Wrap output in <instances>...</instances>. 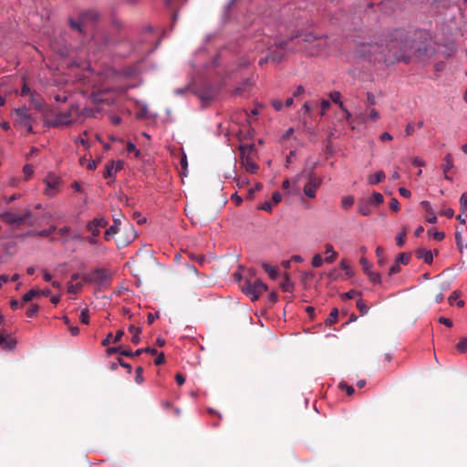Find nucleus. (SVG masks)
Instances as JSON below:
<instances>
[{"instance_id":"1","label":"nucleus","mask_w":467,"mask_h":467,"mask_svg":"<svg viewBox=\"0 0 467 467\" xmlns=\"http://www.w3.org/2000/svg\"><path fill=\"white\" fill-rule=\"evenodd\" d=\"M243 292L248 296L252 301L257 300L266 290L267 285L259 278L245 279L241 285Z\"/></svg>"},{"instance_id":"2","label":"nucleus","mask_w":467,"mask_h":467,"mask_svg":"<svg viewBox=\"0 0 467 467\" xmlns=\"http://www.w3.org/2000/svg\"><path fill=\"white\" fill-rule=\"evenodd\" d=\"M241 164L247 172L255 173L259 168L256 164L254 155L255 154V147L253 144H244L240 148Z\"/></svg>"},{"instance_id":"3","label":"nucleus","mask_w":467,"mask_h":467,"mask_svg":"<svg viewBox=\"0 0 467 467\" xmlns=\"http://www.w3.org/2000/svg\"><path fill=\"white\" fill-rule=\"evenodd\" d=\"M99 18V13L97 10L90 9L83 12L78 21L69 18V26L73 30L78 31L81 35H85L87 24L97 21Z\"/></svg>"},{"instance_id":"4","label":"nucleus","mask_w":467,"mask_h":467,"mask_svg":"<svg viewBox=\"0 0 467 467\" xmlns=\"http://www.w3.org/2000/svg\"><path fill=\"white\" fill-rule=\"evenodd\" d=\"M78 108L72 105L67 111L59 112L54 119H47L46 123L48 127L59 128L68 126L73 122L74 114H77Z\"/></svg>"},{"instance_id":"5","label":"nucleus","mask_w":467,"mask_h":467,"mask_svg":"<svg viewBox=\"0 0 467 467\" xmlns=\"http://www.w3.org/2000/svg\"><path fill=\"white\" fill-rule=\"evenodd\" d=\"M83 280L86 283L97 284L99 285H107L109 283L110 275L107 270L98 268L85 275L83 276Z\"/></svg>"},{"instance_id":"6","label":"nucleus","mask_w":467,"mask_h":467,"mask_svg":"<svg viewBox=\"0 0 467 467\" xmlns=\"http://www.w3.org/2000/svg\"><path fill=\"white\" fill-rule=\"evenodd\" d=\"M16 125L19 126L20 128H25L27 132H32L33 128L31 125L32 117L28 113V109L26 107L17 109L16 110Z\"/></svg>"},{"instance_id":"7","label":"nucleus","mask_w":467,"mask_h":467,"mask_svg":"<svg viewBox=\"0 0 467 467\" xmlns=\"http://www.w3.org/2000/svg\"><path fill=\"white\" fill-rule=\"evenodd\" d=\"M47 187L45 190V194L53 197L58 192L59 185L61 184V180L55 174H48L44 180Z\"/></svg>"},{"instance_id":"8","label":"nucleus","mask_w":467,"mask_h":467,"mask_svg":"<svg viewBox=\"0 0 467 467\" xmlns=\"http://www.w3.org/2000/svg\"><path fill=\"white\" fill-rule=\"evenodd\" d=\"M321 185V179L316 177L313 173H310L308 182L304 187V192L308 198H315L317 188Z\"/></svg>"},{"instance_id":"9","label":"nucleus","mask_w":467,"mask_h":467,"mask_svg":"<svg viewBox=\"0 0 467 467\" xmlns=\"http://www.w3.org/2000/svg\"><path fill=\"white\" fill-rule=\"evenodd\" d=\"M302 40L306 44L313 45V50H310L311 55L317 54L326 43L324 37H317L311 33L305 35Z\"/></svg>"},{"instance_id":"10","label":"nucleus","mask_w":467,"mask_h":467,"mask_svg":"<svg viewBox=\"0 0 467 467\" xmlns=\"http://www.w3.org/2000/svg\"><path fill=\"white\" fill-rule=\"evenodd\" d=\"M121 213L119 216L113 217V224L109 226L104 234V238L106 241H109L118 233L119 226L121 223Z\"/></svg>"},{"instance_id":"11","label":"nucleus","mask_w":467,"mask_h":467,"mask_svg":"<svg viewBox=\"0 0 467 467\" xmlns=\"http://www.w3.org/2000/svg\"><path fill=\"white\" fill-rule=\"evenodd\" d=\"M51 294V291L49 289L46 290H36V289H31L27 293H26L22 297L23 303H27L31 301L35 297L38 296H48Z\"/></svg>"},{"instance_id":"12","label":"nucleus","mask_w":467,"mask_h":467,"mask_svg":"<svg viewBox=\"0 0 467 467\" xmlns=\"http://www.w3.org/2000/svg\"><path fill=\"white\" fill-rule=\"evenodd\" d=\"M444 163L441 164V168L443 171L444 178L447 181L451 182L452 178L449 176V171L454 168L453 161H452V156L451 153H447L443 158Z\"/></svg>"},{"instance_id":"13","label":"nucleus","mask_w":467,"mask_h":467,"mask_svg":"<svg viewBox=\"0 0 467 467\" xmlns=\"http://www.w3.org/2000/svg\"><path fill=\"white\" fill-rule=\"evenodd\" d=\"M123 168V164L121 161H110L109 163L107 164L106 166V171L104 172V178H111V177H114L115 174L119 171L120 170H122Z\"/></svg>"},{"instance_id":"14","label":"nucleus","mask_w":467,"mask_h":467,"mask_svg":"<svg viewBox=\"0 0 467 467\" xmlns=\"http://www.w3.org/2000/svg\"><path fill=\"white\" fill-rule=\"evenodd\" d=\"M16 346V340L13 338L9 334H0V347L3 349L12 350Z\"/></svg>"},{"instance_id":"15","label":"nucleus","mask_w":467,"mask_h":467,"mask_svg":"<svg viewBox=\"0 0 467 467\" xmlns=\"http://www.w3.org/2000/svg\"><path fill=\"white\" fill-rule=\"evenodd\" d=\"M358 213L362 216H368L372 213V205L370 201L361 199L358 202Z\"/></svg>"},{"instance_id":"16","label":"nucleus","mask_w":467,"mask_h":467,"mask_svg":"<svg viewBox=\"0 0 467 467\" xmlns=\"http://www.w3.org/2000/svg\"><path fill=\"white\" fill-rule=\"evenodd\" d=\"M26 223L29 226L34 225V221L32 220V212L27 210L22 215H16V225H22Z\"/></svg>"},{"instance_id":"17","label":"nucleus","mask_w":467,"mask_h":467,"mask_svg":"<svg viewBox=\"0 0 467 467\" xmlns=\"http://www.w3.org/2000/svg\"><path fill=\"white\" fill-rule=\"evenodd\" d=\"M325 253L327 254V256L324 258V261L327 264L334 263L338 256V254L335 251L333 245L329 243L325 244Z\"/></svg>"},{"instance_id":"18","label":"nucleus","mask_w":467,"mask_h":467,"mask_svg":"<svg viewBox=\"0 0 467 467\" xmlns=\"http://www.w3.org/2000/svg\"><path fill=\"white\" fill-rule=\"evenodd\" d=\"M416 256L419 259H423L427 265H431L433 261V254L430 250L419 248L416 250Z\"/></svg>"},{"instance_id":"19","label":"nucleus","mask_w":467,"mask_h":467,"mask_svg":"<svg viewBox=\"0 0 467 467\" xmlns=\"http://www.w3.org/2000/svg\"><path fill=\"white\" fill-rule=\"evenodd\" d=\"M60 236V242L62 244H66L70 238L71 235V227L70 226H63L59 229L57 228L56 231Z\"/></svg>"},{"instance_id":"20","label":"nucleus","mask_w":467,"mask_h":467,"mask_svg":"<svg viewBox=\"0 0 467 467\" xmlns=\"http://www.w3.org/2000/svg\"><path fill=\"white\" fill-rule=\"evenodd\" d=\"M283 58V54L280 52H274L265 57H263L259 60V65H264L267 61H272L274 63H279Z\"/></svg>"},{"instance_id":"21","label":"nucleus","mask_w":467,"mask_h":467,"mask_svg":"<svg viewBox=\"0 0 467 467\" xmlns=\"http://www.w3.org/2000/svg\"><path fill=\"white\" fill-rule=\"evenodd\" d=\"M386 175L383 171H379L378 172L369 175L368 178V182L371 185L378 184L381 182L385 179Z\"/></svg>"},{"instance_id":"22","label":"nucleus","mask_w":467,"mask_h":467,"mask_svg":"<svg viewBox=\"0 0 467 467\" xmlns=\"http://www.w3.org/2000/svg\"><path fill=\"white\" fill-rule=\"evenodd\" d=\"M128 330L130 333L133 335L131 342L135 345H138L140 341V334L141 333V328L139 327H135L134 325H130Z\"/></svg>"},{"instance_id":"23","label":"nucleus","mask_w":467,"mask_h":467,"mask_svg":"<svg viewBox=\"0 0 467 467\" xmlns=\"http://www.w3.org/2000/svg\"><path fill=\"white\" fill-rule=\"evenodd\" d=\"M129 230L130 234L128 236V239L126 240H120L119 238L117 240V244L119 247L126 246L128 244H130L136 236L135 231L133 229V226L131 224H129Z\"/></svg>"},{"instance_id":"24","label":"nucleus","mask_w":467,"mask_h":467,"mask_svg":"<svg viewBox=\"0 0 467 467\" xmlns=\"http://www.w3.org/2000/svg\"><path fill=\"white\" fill-rule=\"evenodd\" d=\"M17 214L12 213V212H5L2 214H0V218L8 224H15L16 223V217Z\"/></svg>"},{"instance_id":"25","label":"nucleus","mask_w":467,"mask_h":467,"mask_svg":"<svg viewBox=\"0 0 467 467\" xmlns=\"http://www.w3.org/2000/svg\"><path fill=\"white\" fill-rule=\"evenodd\" d=\"M262 267L264 270L269 275V277L271 279H276L278 276V270L275 267H272L270 265L266 263L262 264Z\"/></svg>"},{"instance_id":"26","label":"nucleus","mask_w":467,"mask_h":467,"mask_svg":"<svg viewBox=\"0 0 467 467\" xmlns=\"http://www.w3.org/2000/svg\"><path fill=\"white\" fill-rule=\"evenodd\" d=\"M107 352L111 355L113 353H119L120 355H123V356H126V357H132L133 358V353L132 351L130 350H122L120 347H113V348H109Z\"/></svg>"},{"instance_id":"27","label":"nucleus","mask_w":467,"mask_h":467,"mask_svg":"<svg viewBox=\"0 0 467 467\" xmlns=\"http://www.w3.org/2000/svg\"><path fill=\"white\" fill-rule=\"evenodd\" d=\"M367 200L370 201L371 205L378 206L383 202L384 197L381 193L375 192L372 193L371 197Z\"/></svg>"},{"instance_id":"28","label":"nucleus","mask_w":467,"mask_h":467,"mask_svg":"<svg viewBox=\"0 0 467 467\" xmlns=\"http://www.w3.org/2000/svg\"><path fill=\"white\" fill-rule=\"evenodd\" d=\"M86 229L92 235H99L100 234V228H99L98 225L94 223L92 220L88 222V223L86 224Z\"/></svg>"},{"instance_id":"29","label":"nucleus","mask_w":467,"mask_h":467,"mask_svg":"<svg viewBox=\"0 0 467 467\" xmlns=\"http://www.w3.org/2000/svg\"><path fill=\"white\" fill-rule=\"evenodd\" d=\"M354 197L351 195L344 196L341 200V206L345 210H348L354 204Z\"/></svg>"},{"instance_id":"30","label":"nucleus","mask_w":467,"mask_h":467,"mask_svg":"<svg viewBox=\"0 0 467 467\" xmlns=\"http://www.w3.org/2000/svg\"><path fill=\"white\" fill-rule=\"evenodd\" d=\"M338 317L337 308H333L328 317L326 319L325 324L327 326H331L337 322Z\"/></svg>"},{"instance_id":"31","label":"nucleus","mask_w":467,"mask_h":467,"mask_svg":"<svg viewBox=\"0 0 467 467\" xmlns=\"http://www.w3.org/2000/svg\"><path fill=\"white\" fill-rule=\"evenodd\" d=\"M56 231H57V227L55 225H52L48 229H44V230L36 232L35 234L37 236H40V237H49Z\"/></svg>"},{"instance_id":"32","label":"nucleus","mask_w":467,"mask_h":467,"mask_svg":"<svg viewBox=\"0 0 467 467\" xmlns=\"http://www.w3.org/2000/svg\"><path fill=\"white\" fill-rule=\"evenodd\" d=\"M30 103L35 107V109L40 110L42 109V101L38 95L31 94L30 96Z\"/></svg>"},{"instance_id":"33","label":"nucleus","mask_w":467,"mask_h":467,"mask_svg":"<svg viewBox=\"0 0 467 467\" xmlns=\"http://www.w3.org/2000/svg\"><path fill=\"white\" fill-rule=\"evenodd\" d=\"M329 96H330L331 100L334 103L338 104L339 108L343 109L344 104H343V102L340 99H341V94L338 91H333V92L330 93Z\"/></svg>"},{"instance_id":"34","label":"nucleus","mask_w":467,"mask_h":467,"mask_svg":"<svg viewBox=\"0 0 467 467\" xmlns=\"http://www.w3.org/2000/svg\"><path fill=\"white\" fill-rule=\"evenodd\" d=\"M366 275L368 276L369 280L374 283V284H380L381 282V276L379 273L377 272H373V271H368V273H366Z\"/></svg>"},{"instance_id":"35","label":"nucleus","mask_w":467,"mask_h":467,"mask_svg":"<svg viewBox=\"0 0 467 467\" xmlns=\"http://www.w3.org/2000/svg\"><path fill=\"white\" fill-rule=\"evenodd\" d=\"M325 263L324 259L322 258L320 254H317L313 256L311 265L313 267H320L322 264Z\"/></svg>"},{"instance_id":"36","label":"nucleus","mask_w":467,"mask_h":467,"mask_svg":"<svg viewBox=\"0 0 467 467\" xmlns=\"http://www.w3.org/2000/svg\"><path fill=\"white\" fill-rule=\"evenodd\" d=\"M23 173L25 176V179L27 181L31 178V176L34 173V167L31 164H26L23 168Z\"/></svg>"},{"instance_id":"37","label":"nucleus","mask_w":467,"mask_h":467,"mask_svg":"<svg viewBox=\"0 0 467 467\" xmlns=\"http://www.w3.org/2000/svg\"><path fill=\"white\" fill-rule=\"evenodd\" d=\"M456 349L460 353H465L467 351V337H463L456 345Z\"/></svg>"},{"instance_id":"38","label":"nucleus","mask_w":467,"mask_h":467,"mask_svg":"<svg viewBox=\"0 0 467 467\" xmlns=\"http://www.w3.org/2000/svg\"><path fill=\"white\" fill-rule=\"evenodd\" d=\"M187 254L189 255V257L193 260L194 262H196L197 264H199L200 265H202L203 264V261H204V257L202 254H195L194 253L192 252H187Z\"/></svg>"},{"instance_id":"39","label":"nucleus","mask_w":467,"mask_h":467,"mask_svg":"<svg viewBox=\"0 0 467 467\" xmlns=\"http://www.w3.org/2000/svg\"><path fill=\"white\" fill-rule=\"evenodd\" d=\"M410 254H407L405 253H401L396 258V262L399 263L400 265V264L408 265L409 261H410Z\"/></svg>"},{"instance_id":"40","label":"nucleus","mask_w":467,"mask_h":467,"mask_svg":"<svg viewBox=\"0 0 467 467\" xmlns=\"http://www.w3.org/2000/svg\"><path fill=\"white\" fill-rule=\"evenodd\" d=\"M338 387L340 389L345 390L348 396H351L355 391V389L352 386L347 384L344 381L340 382Z\"/></svg>"},{"instance_id":"41","label":"nucleus","mask_w":467,"mask_h":467,"mask_svg":"<svg viewBox=\"0 0 467 467\" xmlns=\"http://www.w3.org/2000/svg\"><path fill=\"white\" fill-rule=\"evenodd\" d=\"M281 287L282 289L285 291V292H290L292 291L293 287H294V285L293 283L289 280V278L287 276H285L284 282L281 284Z\"/></svg>"},{"instance_id":"42","label":"nucleus","mask_w":467,"mask_h":467,"mask_svg":"<svg viewBox=\"0 0 467 467\" xmlns=\"http://www.w3.org/2000/svg\"><path fill=\"white\" fill-rule=\"evenodd\" d=\"M357 307L361 315H366L368 311V307L362 299L357 301Z\"/></svg>"},{"instance_id":"43","label":"nucleus","mask_w":467,"mask_h":467,"mask_svg":"<svg viewBox=\"0 0 467 467\" xmlns=\"http://www.w3.org/2000/svg\"><path fill=\"white\" fill-rule=\"evenodd\" d=\"M407 232L403 231L396 236V243L399 247H402L406 241Z\"/></svg>"},{"instance_id":"44","label":"nucleus","mask_w":467,"mask_h":467,"mask_svg":"<svg viewBox=\"0 0 467 467\" xmlns=\"http://www.w3.org/2000/svg\"><path fill=\"white\" fill-rule=\"evenodd\" d=\"M461 211L462 213H467V194L462 193L460 198Z\"/></svg>"},{"instance_id":"45","label":"nucleus","mask_w":467,"mask_h":467,"mask_svg":"<svg viewBox=\"0 0 467 467\" xmlns=\"http://www.w3.org/2000/svg\"><path fill=\"white\" fill-rule=\"evenodd\" d=\"M92 221L98 225L99 228H105L108 225V221L102 216L96 217Z\"/></svg>"},{"instance_id":"46","label":"nucleus","mask_w":467,"mask_h":467,"mask_svg":"<svg viewBox=\"0 0 467 467\" xmlns=\"http://www.w3.org/2000/svg\"><path fill=\"white\" fill-rule=\"evenodd\" d=\"M79 319L81 323L88 325L89 323V316H88V308H84L79 316Z\"/></svg>"},{"instance_id":"47","label":"nucleus","mask_w":467,"mask_h":467,"mask_svg":"<svg viewBox=\"0 0 467 467\" xmlns=\"http://www.w3.org/2000/svg\"><path fill=\"white\" fill-rule=\"evenodd\" d=\"M143 368L142 367H138L136 368V377H135V381L138 383V384H141L143 381H144V379H143Z\"/></svg>"},{"instance_id":"48","label":"nucleus","mask_w":467,"mask_h":467,"mask_svg":"<svg viewBox=\"0 0 467 467\" xmlns=\"http://www.w3.org/2000/svg\"><path fill=\"white\" fill-rule=\"evenodd\" d=\"M376 256L378 258V264L379 265H383L385 264V258H384V255H383L382 249L380 247H378L376 249Z\"/></svg>"},{"instance_id":"49","label":"nucleus","mask_w":467,"mask_h":467,"mask_svg":"<svg viewBox=\"0 0 467 467\" xmlns=\"http://www.w3.org/2000/svg\"><path fill=\"white\" fill-rule=\"evenodd\" d=\"M38 311V306L37 305H31L28 309L26 310V317H33L35 315H36Z\"/></svg>"},{"instance_id":"50","label":"nucleus","mask_w":467,"mask_h":467,"mask_svg":"<svg viewBox=\"0 0 467 467\" xmlns=\"http://www.w3.org/2000/svg\"><path fill=\"white\" fill-rule=\"evenodd\" d=\"M360 265L365 274L371 270V264L365 257L360 259Z\"/></svg>"},{"instance_id":"51","label":"nucleus","mask_w":467,"mask_h":467,"mask_svg":"<svg viewBox=\"0 0 467 467\" xmlns=\"http://www.w3.org/2000/svg\"><path fill=\"white\" fill-rule=\"evenodd\" d=\"M282 201V194L279 192H275L272 194L271 202L273 205L279 203Z\"/></svg>"},{"instance_id":"52","label":"nucleus","mask_w":467,"mask_h":467,"mask_svg":"<svg viewBox=\"0 0 467 467\" xmlns=\"http://www.w3.org/2000/svg\"><path fill=\"white\" fill-rule=\"evenodd\" d=\"M400 271V265L395 261V263L389 267V275H393Z\"/></svg>"},{"instance_id":"53","label":"nucleus","mask_w":467,"mask_h":467,"mask_svg":"<svg viewBox=\"0 0 467 467\" xmlns=\"http://www.w3.org/2000/svg\"><path fill=\"white\" fill-rule=\"evenodd\" d=\"M389 208L393 211V212H399L400 209V204L399 202V201L396 199V198H392L391 199V202L389 203Z\"/></svg>"},{"instance_id":"54","label":"nucleus","mask_w":467,"mask_h":467,"mask_svg":"<svg viewBox=\"0 0 467 467\" xmlns=\"http://www.w3.org/2000/svg\"><path fill=\"white\" fill-rule=\"evenodd\" d=\"M360 293L357 290H350L345 294L342 295V298H348V299H352V298H355L357 296H359Z\"/></svg>"},{"instance_id":"55","label":"nucleus","mask_w":467,"mask_h":467,"mask_svg":"<svg viewBox=\"0 0 467 467\" xmlns=\"http://www.w3.org/2000/svg\"><path fill=\"white\" fill-rule=\"evenodd\" d=\"M428 234H432L433 238L437 241H442L444 239L445 234L442 232L435 231L431 233V230L428 231Z\"/></svg>"},{"instance_id":"56","label":"nucleus","mask_w":467,"mask_h":467,"mask_svg":"<svg viewBox=\"0 0 467 467\" xmlns=\"http://www.w3.org/2000/svg\"><path fill=\"white\" fill-rule=\"evenodd\" d=\"M127 150L129 152H134L136 157H140V151L136 149V146L132 142H128L127 144Z\"/></svg>"},{"instance_id":"57","label":"nucleus","mask_w":467,"mask_h":467,"mask_svg":"<svg viewBox=\"0 0 467 467\" xmlns=\"http://www.w3.org/2000/svg\"><path fill=\"white\" fill-rule=\"evenodd\" d=\"M184 2H186V0H166V4L171 9H173L177 5H182Z\"/></svg>"},{"instance_id":"58","label":"nucleus","mask_w":467,"mask_h":467,"mask_svg":"<svg viewBox=\"0 0 467 467\" xmlns=\"http://www.w3.org/2000/svg\"><path fill=\"white\" fill-rule=\"evenodd\" d=\"M456 244L460 252H462V234L461 232L455 233Z\"/></svg>"},{"instance_id":"59","label":"nucleus","mask_w":467,"mask_h":467,"mask_svg":"<svg viewBox=\"0 0 467 467\" xmlns=\"http://www.w3.org/2000/svg\"><path fill=\"white\" fill-rule=\"evenodd\" d=\"M368 118L371 119V120H378L379 118H380V115L379 113V111L375 109H371L369 110V114H368Z\"/></svg>"},{"instance_id":"60","label":"nucleus","mask_w":467,"mask_h":467,"mask_svg":"<svg viewBox=\"0 0 467 467\" xmlns=\"http://www.w3.org/2000/svg\"><path fill=\"white\" fill-rule=\"evenodd\" d=\"M329 107H330V102H329L328 100H327V99L322 100V102H321V112H320V114H321L322 116H324V115L326 114V112H327V110L328 109V108H329Z\"/></svg>"},{"instance_id":"61","label":"nucleus","mask_w":467,"mask_h":467,"mask_svg":"<svg viewBox=\"0 0 467 467\" xmlns=\"http://www.w3.org/2000/svg\"><path fill=\"white\" fill-rule=\"evenodd\" d=\"M272 106L276 111H280L283 109V102L280 99L272 100Z\"/></svg>"},{"instance_id":"62","label":"nucleus","mask_w":467,"mask_h":467,"mask_svg":"<svg viewBox=\"0 0 467 467\" xmlns=\"http://www.w3.org/2000/svg\"><path fill=\"white\" fill-rule=\"evenodd\" d=\"M420 205L422 206V208L428 213H432V208H431V205L430 203V202L428 201H422L420 202Z\"/></svg>"},{"instance_id":"63","label":"nucleus","mask_w":467,"mask_h":467,"mask_svg":"<svg viewBox=\"0 0 467 467\" xmlns=\"http://www.w3.org/2000/svg\"><path fill=\"white\" fill-rule=\"evenodd\" d=\"M439 323L448 327H452V321L447 317H441L439 318Z\"/></svg>"},{"instance_id":"64","label":"nucleus","mask_w":467,"mask_h":467,"mask_svg":"<svg viewBox=\"0 0 467 467\" xmlns=\"http://www.w3.org/2000/svg\"><path fill=\"white\" fill-rule=\"evenodd\" d=\"M165 362V356L164 354L161 352L160 353L157 358H155L154 360V364L157 365V366H160L161 364H163Z\"/></svg>"}]
</instances>
